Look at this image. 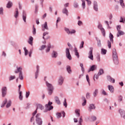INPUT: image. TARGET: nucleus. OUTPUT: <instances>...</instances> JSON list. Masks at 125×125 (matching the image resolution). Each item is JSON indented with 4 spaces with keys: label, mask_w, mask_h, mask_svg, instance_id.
Instances as JSON below:
<instances>
[{
    "label": "nucleus",
    "mask_w": 125,
    "mask_h": 125,
    "mask_svg": "<svg viewBox=\"0 0 125 125\" xmlns=\"http://www.w3.org/2000/svg\"><path fill=\"white\" fill-rule=\"evenodd\" d=\"M112 57L113 62L114 63H119V59L118 58V54L117 53V50L115 48L112 50Z\"/></svg>",
    "instance_id": "f257e3e1"
},
{
    "label": "nucleus",
    "mask_w": 125,
    "mask_h": 125,
    "mask_svg": "<svg viewBox=\"0 0 125 125\" xmlns=\"http://www.w3.org/2000/svg\"><path fill=\"white\" fill-rule=\"evenodd\" d=\"M46 84L47 87V90L48 91V94L49 95H51V94H52L53 93L54 87H53L52 84L48 83L47 82H46Z\"/></svg>",
    "instance_id": "f03ea898"
},
{
    "label": "nucleus",
    "mask_w": 125,
    "mask_h": 125,
    "mask_svg": "<svg viewBox=\"0 0 125 125\" xmlns=\"http://www.w3.org/2000/svg\"><path fill=\"white\" fill-rule=\"evenodd\" d=\"M41 113H38L36 116V122L38 125H42V119L41 118Z\"/></svg>",
    "instance_id": "7ed1b4c3"
},
{
    "label": "nucleus",
    "mask_w": 125,
    "mask_h": 125,
    "mask_svg": "<svg viewBox=\"0 0 125 125\" xmlns=\"http://www.w3.org/2000/svg\"><path fill=\"white\" fill-rule=\"evenodd\" d=\"M98 28L101 30V32H102V34L104 37H105L106 36V31H105V29L104 28H103V26H102V24L101 23H99L98 25Z\"/></svg>",
    "instance_id": "20e7f679"
},
{
    "label": "nucleus",
    "mask_w": 125,
    "mask_h": 125,
    "mask_svg": "<svg viewBox=\"0 0 125 125\" xmlns=\"http://www.w3.org/2000/svg\"><path fill=\"white\" fill-rule=\"evenodd\" d=\"M52 104V102L49 101L48 104H45V107L46 111H50L53 109V106L51 105Z\"/></svg>",
    "instance_id": "39448f33"
},
{
    "label": "nucleus",
    "mask_w": 125,
    "mask_h": 125,
    "mask_svg": "<svg viewBox=\"0 0 125 125\" xmlns=\"http://www.w3.org/2000/svg\"><path fill=\"white\" fill-rule=\"evenodd\" d=\"M64 31L68 35H73V34H76V30L75 29H72L71 31H70L69 28L65 27Z\"/></svg>",
    "instance_id": "423d86ee"
},
{
    "label": "nucleus",
    "mask_w": 125,
    "mask_h": 125,
    "mask_svg": "<svg viewBox=\"0 0 125 125\" xmlns=\"http://www.w3.org/2000/svg\"><path fill=\"white\" fill-rule=\"evenodd\" d=\"M90 51L88 53V58L90 59L91 60H93V47H90L89 48Z\"/></svg>",
    "instance_id": "0eeeda50"
},
{
    "label": "nucleus",
    "mask_w": 125,
    "mask_h": 125,
    "mask_svg": "<svg viewBox=\"0 0 125 125\" xmlns=\"http://www.w3.org/2000/svg\"><path fill=\"white\" fill-rule=\"evenodd\" d=\"M93 9L95 11H98V2L96 0H94L93 2Z\"/></svg>",
    "instance_id": "6e6552de"
},
{
    "label": "nucleus",
    "mask_w": 125,
    "mask_h": 125,
    "mask_svg": "<svg viewBox=\"0 0 125 125\" xmlns=\"http://www.w3.org/2000/svg\"><path fill=\"white\" fill-rule=\"evenodd\" d=\"M1 92H2V97H5L7 92V88L5 86L3 87L1 89Z\"/></svg>",
    "instance_id": "1a4fd4ad"
},
{
    "label": "nucleus",
    "mask_w": 125,
    "mask_h": 125,
    "mask_svg": "<svg viewBox=\"0 0 125 125\" xmlns=\"http://www.w3.org/2000/svg\"><path fill=\"white\" fill-rule=\"evenodd\" d=\"M42 31H44L45 30H48L49 28L47 25V22L45 21L44 24L42 25Z\"/></svg>",
    "instance_id": "9d476101"
},
{
    "label": "nucleus",
    "mask_w": 125,
    "mask_h": 125,
    "mask_svg": "<svg viewBox=\"0 0 125 125\" xmlns=\"http://www.w3.org/2000/svg\"><path fill=\"white\" fill-rule=\"evenodd\" d=\"M96 107L93 104H91L89 105L88 110L89 112H91L92 110H95Z\"/></svg>",
    "instance_id": "9b49d317"
},
{
    "label": "nucleus",
    "mask_w": 125,
    "mask_h": 125,
    "mask_svg": "<svg viewBox=\"0 0 125 125\" xmlns=\"http://www.w3.org/2000/svg\"><path fill=\"white\" fill-rule=\"evenodd\" d=\"M22 17V20H23L24 23H26L27 13H26V11H23Z\"/></svg>",
    "instance_id": "f8f14e48"
},
{
    "label": "nucleus",
    "mask_w": 125,
    "mask_h": 125,
    "mask_svg": "<svg viewBox=\"0 0 125 125\" xmlns=\"http://www.w3.org/2000/svg\"><path fill=\"white\" fill-rule=\"evenodd\" d=\"M96 69H97V65L95 64L92 65L90 66L89 69L88 70V73L94 71V70H96Z\"/></svg>",
    "instance_id": "ddd939ff"
},
{
    "label": "nucleus",
    "mask_w": 125,
    "mask_h": 125,
    "mask_svg": "<svg viewBox=\"0 0 125 125\" xmlns=\"http://www.w3.org/2000/svg\"><path fill=\"white\" fill-rule=\"evenodd\" d=\"M36 71L35 73V79H38V77H39V73H40V66L37 65Z\"/></svg>",
    "instance_id": "4468645a"
},
{
    "label": "nucleus",
    "mask_w": 125,
    "mask_h": 125,
    "mask_svg": "<svg viewBox=\"0 0 125 125\" xmlns=\"http://www.w3.org/2000/svg\"><path fill=\"white\" fill-rule=\"evenodd\" d=\"M64 83V78L62 76H60L59 78L58 84L59 85H62Z\"/></svg>",
    "instance_id": "2eb2a0df"
},
{
    "label": "nucleus",
    "mask_w": 125,
    "mask_h": 125,
    "mask_svg": "<svg viewBox=\"0 0 125 125\" xmlns=\"http://www.w3.org/2000/svg\"><path fill=\"white\" fill-rule=\"evenodd\" d=\"M58 56V53L55 51H53L51 54V57L52 58H57Z\"/></svg>",
    "instance_id": "dca6fc26"
},
{
    "label": "nucleus",
    "mask_w": 125,
    "mask_h": 125,
    "mask_svg": "<svg viewBox=\"0 0 125 125\" xmlns=\"http://www.w3.org/2000/svg\"><path fill=\"white\" fill-rule=\"evenodd\" d=\"M107 81H109L110 83H115V80L114 78H112L110 76H107Z\"/></svg>",
    "instance_id": "f3484780"
},
{
    "label": "nucleus",
    "mask_w": 125,
    "mask_h": 125,
    "mask_svg": "<svg viewBox=\"0 0 125 125\" xmlns=\"http://www.w3.org/2000/svg\"><path fill=\"white\" fill-rule=\"evenodd\" d=\"M19 17V12L18 11V8L16 9V11L14 12V17L16 18V19H17L18 17Z\"/></svg>",
    "instance_id": "a211bd4d"
},
{
    "label": "nucleus",
    "mask_w": 125,
    "mask_h": 125,
    "mask_svg": "<svg viewBox=\"0 0 125 125\" xmlns=\"http://www.w3.org/2000/svg\"><path fill=\"white\" fill-rule=\"evenodd\" d=\"M96 40L97 42V45L98 47H101V46H102V44H101V40H100V39H98L97 37H96Z\"/></svg>",
    "instance_id": "6ab92c4d"
},
{
    "label": "nucleus",
    "mask_w": 125,
    "mask_h": 125,
    "mask_svg": "<svg viewBox=\"0 0 125 125\" xmlns=\"http://www.w3.org/2000/svg\"><path fill=\"white\" fill-rule=\"evenodd\" d=\"M55 101L58 105H60L61 104V102H60V100H59V97L58 96H55Z\"/></svg>",
    "instance_id": "aec40b11"
},
{
    "label": "nucleus",
    "mask_w": 125,
    "mask_h": 125,
    "mask_svg": "<svg viewBox=\"0 0 125 125\" xmlns=\"http://www.w3.org/2000/svg\"><path fill=\"white\" fill-rule=\"evenodd\" d=\"M13 5V3L11 1H9L6 4V8H11L12 6Z\"/></svg>",
    "instance_id": "412c9836"
},
{
    "label": "nucleus",
    "mask_w": 125,
    "mask_h": 125,
    "mask_svg": "<svg viewBox=\"0 0 125 125\" xmlns=\"http://www.w3.org/2000/svg\"><path fill=\"white\" fill-rule=\"evenodd\" d=\"M124 35H125V32L122 30H119L117 33V37L119 38L120 36H124Z\"/></svg>",
    "instance_id": "4be33fe9"
},
{
    "label": "nucleus",
    "mask_w": 125,
    "mask_h": 125,
    "mask_svg": "<svg viewBox=\"0 0 125 125\" xmlns=\"http://www.w3.org/2000/svg\"><path fill=\"white\" fill-rule=\"evenodd\" d=\"M34 41V38L33 37L30 36L29 38L28 42L30 45H33V41Z\"/></svg>",
    "instance_id": "5701e85b"
},
{
    "label": "nucleus",
    "mask_w": 125,
    "mask_h": 125,
    "mask_svg": "<svg viewBox=\"0 0 125 125\" xmlns=\"http://www.w3.org/2000/svg\"><path fill=\"white\" fill-rule=\"evenodd\" d=\"M62 12L63 14H65L66 16H68L69 11H68V9L66 8H64L62 10Z\"/></svg>",
    "instance_id": "b1692460"
},
{
    "label": "nucleus",
    "mask_w": 125,
    "mask_h": 125,
    "mask_svg": "<svg viewBox=\"0 0 125 125\" xmlns=\"http://www.w3.org/2000/svg\"><path fill=\"white\" fill-rule=\"evenodd\" d=\"M17 70L15 71V74H18V73H21L22 72V67L17 66Z\"/></svg>",
    "instance_id": "393cba45"
},
{
    "label": "nucleus",
    "mask_w": 125,
    "mask_h": 125,
    "mask_svg": "<svg viewBox=\"0 0 125 125\" xmlns=\"http://www.w3.org/2000/svg\"><path fill=\"white\" fill-rule=\"evenodd\" d=\"M108 89L111 93H114V87L112 85H108Z\"/></svg>",
    "instance_id": "a878e982"
},
{
    "label": "nucleus",
    "mask_w": 125,
    "mask_h": 125,
    "mask_svg": "<svg viewBox=\"0 0 125 125\" xmlns=\"http://www.w3.org/2000/svg\"><path fill=\"white\" fill-rule=\"evenodd\" d=\"M82 100L83 101H84L82 103V106H85V105H86V99H85V97L84 96H82Z\"/></svg>",
    "instance_id": "bb28decb"
},
{
    "label": "nucleus",
    "mask_w": 125,
    "mask_h": 125,
    "mask_svg": "<svg viewBox=\"0 0 125 125\" xmlns=\"http://www.w3.org/2000/svg\"><path fill=\"white\" fill-rule=\"evenodd\" d=\"M109 38L110 42L113 43L114 42V36L111 33H109Z\"/></svg>",
    "instance_id": "cd10ccee"
},
{
    "label": "nucleus",
    "mask_w": 125,
    "mask_h": 125,
    "mask_svg": "<svg viewBox=\"0 0 125 125\" xmlns=\"http://www.w3.org/2000/svg\"><path fill=\"white\" fill-rule=\"evenodd\" d=\"M74 52H75V55L76 56H77V58H80V55L79 54V52H78V49L77 48L75 47L74 48Z\"/></svg>",
    "instance_id": "c85d7f7f"
},
{
    "label": "nucleus",
    "mask_w": 125,
    "mask_h": 125,
    "mask_svg": "<svg viewBox=\"0 0 125 125\" xmlns=\"http://www.w3.org/2000/svg\"><path fill=\"white\" fill-rule=\"evenodd\" d=\"M120 114L122 117V118H124V117L125 116V112L123 109H120L119 110Z\"/></svg>",
    "instance_id": "c756f323"
},
{
    "label": "nucleus",
    "mask_w": 125,
    "mask_h": 125,
    "mask_svg": "<svg viewBox=\"0 0 125 125\" xmlns=\"http://www.w3.org/2000/svg\"><path fill=\"white\" fill-rule=\"evenodd\" d=\"M7 103V99H5V100L3 101L2 104L1 105V108H3L5 104Z\"/></svg>",
    "instance_id": "7c9ffc66"
},
{
    "label": "nucleus",
    "mask_w": 125,
    "mask_h": 125,
    "mask_svg": "<svg viewBox=\"0 0 125 125\" xmlns=\"http://www.w3.org/2000/svg\"><path fill=\"white\" fill-rule=\"evenodd\" d=\"M44 107H43V106H42V105L41 104H37V107L36 108V110H38V109H40L41 110H43Z\"/></svg>",
    "instance_id": "2f4dec72"
},
{
    "label": "nucleus",
    "mask_w": 125,
    "mask_h": 125,
    "mask_svg": "<svg viewBox=\"0 0 125 125\" xmlns=\"http://www.w3.org/2000/svg\"><path fill=\"white\" fill-rule=\"evenodd\" d=\"M103 74H104V70L103 69L101 68L99 71L98 75V76H101L102 75H103Z\"/></svg>",
    "instance_id": "473e14b6"
},
{
    "label": "nucleus",
    "mask_w": 125,
    "mask_h": 125,
    "mask_svg": "<svg viewBox=\"0 0 125 125\" xmlns=\"http://www.w3.org/2000/svg\"><path fill=\"white\" fill-rule=\"evenodd\" d=\"M107 53V50L104 49V48H102L101 49V54L103 55H105Z\"/></svg>",
    "instance_id": "72a5a7b5"
},
{
    "label": "nucleus",
    "mask_w": 125,
    "mask_h": 125,
    "mask_svg": "<svg viewBox=\"0 0 125 125\" xmlns=\"http://www.w3.org/2000/svg\"><path fill=\"white\" fill-rule=\"evenodd\" d=\"M66 70L68 73L71 74V73H72V70H71V66H70V65L66 66Z\"/></svg>",
    "instance_id": "f704fd0d"
},
{
    "label": "nucleus",
    "mask_w": 125,
    "mask_h": 125,
    "mask_svg": "<svg viewBox=\"0 0 125 125\" xmlns=\"http://www.w3.org/2000/svg\"><path fill=\"white\" fill-rule=\"evenodd\" d=\"M120 4L122 8H125V3H124V0H120Z\"/></svg>",
    "instance_id": "c9c22d12"
},
{
    "label": "nucleus",
    "mask_w": 125,
    "mask_h": 125,
    "mask_svg": "<svg viewBox=\"0 0 125 125\" xmlns=\"http://www.w3.org/2000/svg\"><path fill=\"white\" fill-rule=\"evenodd\" d=\"M51 47V45H50V44H49L47 46V49L45 50L46 53H48V52H49L50 51V48Z\"/></svg>",
    "instance_id": "e433bc0d"
},
{
    "label": "nucleus",
    "mask_w": 125,
    "mask_h": 125,
    "mask_svg": "<svg viewBox=\"0 0 125 125\" xmlns=\"http://www.w3.org/2000/svg\"><path fill=\"white\" fill-rule=\"evenodd\" d=\"M73 6L74 8H79V3L77 2L74 1L73 3Z\"/></svg>",
    "instance_id": "4c0bfd02"
},
{
    "label": "nucleus",
    "mask_w": 125,
    "mask_h": 125,
    "mask_svg": "<svg viewBox=\"0 0 125 125\" xmlns=\"http://www.w3.org/2000/svg\"><path fill=\"white\" fill-rule=\"evenodd\" d=\"M82 1V8L83 9H84V8H85V1H84V0H81Z\"/></svg>",
    "instance_id": "58836bf2"
},
{
    "label": "nucleus",
    "mask_w": 125,
    "mask_h": 125,
    "mask_svg": "<svg viewBox=\"0 0 125 125\" xmlns=\"http://www.w3.org/2000/svg\"><path fill=\"white\" fill-rule=\"evenodd\" d=\"M97 94H98V89H96L93 93L94 97H96V96H97Z\"/></svg>",
    "instance_id": "ea45409f"
},
{
    "label": "nucleus",
    "mask_w": 125,
    "mask_h": 125,
    "mask_svg": "<svg viewBox=\"0 0 125 125\" xmlns=\"http://www.w3.org/2000/svg\"><path fill=\"white\" fill-rule=\"evenodd\" d=\"M11 100H9L6 105V108H9L11 106Z\"/></svg>",
    "instance_id": "a19ab883"
},
{
    "label": "nucleus",
    "mask_w": 125,
    "mask_h": 125,
    "mask_svg": "<svg viewBox=\"0 0 125 125\" xmlns=\"http://www.w3.org/2000/svg\"><path fill=\"white\" fill-rule=\"evenodd\" d=\"M84 44V42L82 41L79 47L80 49H82V48H83Z\"/></svg>",
    "instance_id": "79ce46f5"
},
{
    "label": "nucleus",
    "mask_w": 125,
    "mask_h": 125,
    "mask_svg": "<svg viewBox=\"0 0 125 125\" xmlns=\"http://www.w3.org/2000/svg\"><path fill=\"white\" fill-rule=\"evenodd\" d=\"M90 119L92 121V122H95L96 120H97V118H96V116H92L90 117Z\"/></svg>",
    "instance_id": "37998d69"
},
{
    "label": "nucleus",
    "mask_w": 125,
    "mask_h": 125,
    "mask_svg": "<svg viewBox=\"0 0 125 125\" xmlns=\"http://www.w3.org/2000/svg\"><path fill=\"white\" fill-rule=\"evenodd\" d=\"M66 57L67 58V59H69V60H72V56L70 53L69 54H66Z\"/></svg>",
    "instance_id": "c03bdc74"
},
{
    "label": "nucleus",
    "mask_w": 125,
    "mask_h": 125,
    "mask_svg": "<svg viewBox=\"0 0 125 125\" xmlns=\"http://www.w3.org/2000/svg\"><path fill=\"white\" fill-rule=\"evenodd\" d=\"M83 122V118H82V116L80 118L79 120V124L77 125H83L82 123Z\"/></svg>",
    "instance_id": "a18cd8bd"
},
{
    "label": "nucleus",
    "mask_w": 125,
    "mask_h": 125,
    "mask_svg": "<svg viewBox=\"0 0 125 125\" xmlns=\"http://www.w3.org/2000/svg\"><path fill=\"white\" fill-rule=\"evenodd\" d=\"M19 77L21 81H22V80H23V74L22 73V72H21L20 73H19Z\"/></svg>",
    "instance_id": "49530a36"
},
{
    "label": "nucleus",
    "mask_w": 125,
    "mask_h": 125,
    "mask_svg": "<svg viewBox=\"0 0 125 125\" xmlns=\"http://www.w3.org/2000/svg\"><path fill=\"white\" fill-rule=\"evenodd\" d=\"M56 116H57V119H60V118L62 117V114L60 112H58L56 113Z\"/></svg>",
    "instance_id": "de8ad7c7"
},
{
    "label": "nucleus",
    "mask_w": 125,
    "mask_h": 125,
    "mask_svg": "<svg viewBox=\"0 0 125 125\" xmlns=\"http://www.w3.org/2000/svg\"><path fill=\"white\" fill-rule=\"evenodd\" d=\"M19 99L21 101L23 100V96H22V91H20L19 93Z\"/></svg>",
    "instance_id": "09e8293b"
},
{
    "label": "nucleus",
    "mask_w": 125,
    "mask_h": 125,
    "mask_svg": "<svg viewBox=\"0 0 125 125\" xmlns=\"http://www.w3.org/2000/svg\"><path fill=\"white\" fill-rule=\"evenodd\" d=\"M3 7H0V15H3Z\"/></svg>",
    "instance_id": "8fccbe9b"
},
{
    "label": "nucleus",
    "mask_w": 125,
    "mask_h": 125,
    "mask_svg": "<svg viewBox=\"0 0 125 125\" xmlns=\"http://www.w3.org/2000/svg\"><path fill=\"white\" fill-rule=\"evenodd\" d=\"M32 33H33V35H36V34L37 33L36 28H35V25L33 26V31H32Z\"/></svg>",
    "instance_id": "3c124183"
},
{
    "label": "nucleus",
    "mask_w": 125,
    "mask_h": 125,
    "mask_svg": "<svg viewBox=\"0 0 125 125\" xmlns=\"http://www.w3.org/2000/svg\"><path fill=\"white\" fill-rule=\"evenodd\" d=\"M86 79L89 85H90V82L89 77L88 76V75H86Z\"/></svg>",
    "instance_id": "603ef678"
},
{
    "label": "nucleus",
    "mask_w": 125,
    "mask_h": 125,
    "mask_svg": "<svg viewBox=\"0 0 125 125\" xmlns=\"http://www.w3.org/2000/svg\"><path fill=\"white\" fill-rule=\"evenodd\" d=\"M46 47V46L45 45H42V46H41V47L39 49V50H43L44 48Z\"/></svg>",
    "instance_id": "864d4df0"
},
{
    "label": "nucleus",
    "mask_w": 125,
    "mask_h": 125,
    "mask_svg": "<svg viewBox=\"0 0 125 125\" xmlns=\"http://www.w3.org/2000/svg\"><path fill=\"white\" fill-rule=\"evenodd\" d=\"M75 113H76V115H77V117H80V116H81V114L80 113V110L76 109L75 110Z\"/></svg>",
    "instance_id": "5fc2aeb1"
},
{
    "label": "nucleus",
    "mask_w": 125,
    "mask_h": 125,
    "mask_svg": "<svg viewBox=\"0 0 125 125\" xmlns=\"http://www.w3.org/2000/svg\"><path fill=\"white\" fill-rule=\"evenodd\" d=\"M99 76H100V75H98H98L95 74L94 75L93 80H94V82H95V78H96V80H98V79L99 78Z\"/></svg>",
    "instance_id": "6e6d98bb"
},
{
    "label": "nucleus",
    "mask_w": 125,
    "mask_h": 125,
    "mask_svg": "<svg viewBox=\"0 0 125 125\" xmlns=\"http://www.w3.org/2000/svg\"><path fill=\"white\" fill-rule=\"evenodd\" d=\"M23 50H24V55L27 56V55H28V50H27V48L25 47L23 48Z\"/></svg>",
    "instance_id": "4d7b16f0"
},
{
    "label": "nucleus",
    "mask_w": 125,
    "mask_h": 125,
    "mask_svg": "<svg viewBox=\"0 0 125 125\" xmlns=\"http://www.w3.org/2000/svg\"><path fill=\"white\" fill-rule=\"evenodd\" d=\"M80 67H81L82 71L83 74V73H84V68L83 67V63H80Z\"/></svg>",
    "instance_id": "13d9d810"
},
{
    "label": "nucleus",
    "mask_w": 125,
    "mask_h": 125,
    "mask_svg": "<svg viewBox=\"0 0 125 125\" xmlns=\"http://www.w3.org/2000/svg\"><path fill=\"white\" fill-rule=\"evenodd\" d=\"M48 32H47V31H46V32H44L43 33V37H42V39H43V40H45V38H44V37H45V36H46V35H48Z\"/></svg>",
    "instance_id": "bf43d9fd"
},
{
    "label": "nucleus",
    "mask_w": 125,
    "mask_h": 125,
    "mask_svg": "<svg viewBox=\"0 0 125 125\" xmlns=\"http://www.w3.org/2000/svg\"><path fill=\"white\" fill-rule=\"evenodd\" d=\"M118 102H121V101H123V97L122 95H120L118 96Z\"/></svg>",
    "instance_id": "052dcab7"
},
{
    "label": "nucleus",
    "mask_w": 125,
    "mask_h": 125,
    "mask_svg": "<svg viewBox=\"0 0 125 125\" xmlns=\"http://www.w3.org/2000/svg\"><path fill=\"white\" fill-rule=\"evenodd\" d=\"M86 99H89L90 98V94L89 92H87L86 94Z\"/></svg>",
    "instance_id": "680f3d73"
},
{
    "label": "nucleus",
    "mask_w": 125,
    "mask_h": 125,
    "mask_svg": "<svg viewBox=\"0 0 125 125\" xmlns=\"http://www.w3.org/2000/svg\"><path fill=\"white\" fill-rule=\"evenodd\" d=\"M63 106H64L65 108H67V101L66 99H64V100L63 102Z\"/></svg>",
    "instance_id": "e2e57ef3"
},
{
    "label": "nucleus",
    "mask_w": 125,
    "mask_h": 125,
    "mask_svg": "<svg viewBox=\"0 0 125 125\" xmlns=\"http://www.w3.org/2000/svg\"><path fill=\"white\" fill-rule=\"evenodd\" d=\"M119 22L120 23H125V21L124 20V18H123V17H120V20Z\"/></svg>",
    "instance_id": "0e129e2a"
},
{
    "label": "nucleus",
    "mask_w": 125,
    "mask_h": 125,
    "mask_svg": "<svg viewBox=\"0 0 125 125\" xmlns=\"http://www.w3.org/2000/svg\"><path fill=\"white\" fill-rule=\"evenodd\" d=\"M1 56L2 57H6V53L4 51L2 52Z\"/></svg>",
    "instance_id": "69168bd1"
},
{
    "label": "nucleus",
    "mask_w": 125,
    "mask_h": 125,
    "mask_svg": "<svg viewBox=\"0 0 125 125\" xmlns=\"http://www.w3.org/2000/svg\"><path fill=\"white\" fill-rule=\"evenodd\" d=\"M107 45L109 48H111V42L109 41H107Z\"/></svg>",
    "instance_id": "338daca9"
},
{
    "label": "nucleus",
    "mask_w": 125,
    "mask_h": 125,
    "mask_svg": "<svg viewBox=\"0 0 125 125\" xmlns=\"http://www.w3.org/2000/svg\"><path fill=\"white\" fill-rule=\"evenodd\" d=\"M15 79V76H11L9 77V81H12L13 80H14Z\"/></svg>",
    "instance_id": "774afa93"
}]
</instances>
